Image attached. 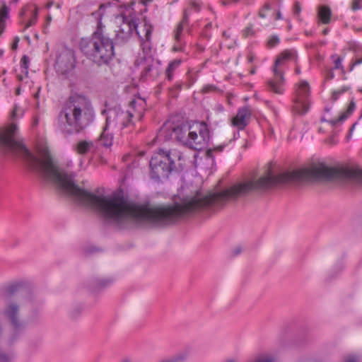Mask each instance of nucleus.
I'll use <instances>...</instances> for the list:
<instances>
[{"label": "nucleus", "mask_w": 362, "mask_h": 362, "mask_svg": "<svg viewBox=\"0 0 362 362\" xmlns=\"http://www.w3.org/2000/svg\"><path fill=\"white\" fill-rule=\"evenodd\" d=\"M345 362H357L354 356L349 357Z\"/></svg>", "instance_id": "nucleus-41"}, {"label": "nucleus", "mask_w": 362, "mask_h": 362, "mask_svg": "<svg viewBox=\"0 0 362 362\" xmlns=\"http://www.w3.org/2000/svg\"><path fill=\"white\" fill-rule=\"evenodd\" d=\"M251 73H252V74H255V70H252V71H251Z\"/></svg>", "instance_id": "nucleus-59"}, {"label": "nucleus", "mask_w": 362, "mask_h": 362, "mask_svg": "<svg viewBox=\"0 0 362 362\" xmlns=\"http://www.w3.org/2000/svg\"><path fill=\"white\" fill-rule=\"evenodd\" d=\"M347 90H348V88H346V87H344L338 90H334L332 93V100L333 101H336L341 94L346 92Z\"/></svg>", "instance_id": "nucleus-28"}, {"label": "nucleus", "mask_w": 362, "mask_h": 362, "mask_svg": "<svg viewBox=\"0 0 362 362\" xmlns=\"http://www.w3.org/2000/svg\"><path fill=\"white\" fill-rule=\"evenodd\" d=\"M17 127L16 124H12L11 127V132L12 134H15Z\"/></svg>", "instance_id": "nucleus-42"}, {"label": "nucleus", "mask_w": 362, "mask_h": 362, "mask_svg": "<svg viewBox=\"0 0 362 362\" xmlns=\"http://www.w3.org/2000/svg\"><path fill=\"white\" fill-rule=\"evenodd\" d=\"M279 42H280V39L277 35H272L268 39L267 47L269 48H272V47L276 46Z\"/></svg>", "instance_id": "nucleus-24"}, {"label": "nucleus", "mask_w": 362, "mask_h": 362, "mask_svg": "<svg viewBox=\"0 0 362 362\" xmlns=\"http://www.w3.org/2000/svg\"><path fill=\"white\" fill-rule=\"evenodd\" d=\"M295 72L296 74H299L300 73V68L298 66H297L295 69Z\"/></svg>", "instance_id": "nucleus-47"}, {"label": "nucleus", "mask_w": 362, "mask_h": 362, "mask_svg": "<svg viewBox=\"0 0 362 362\" xmlns=\"http://www.w3.org/2000/svg\"><path fill=\"white\" fill-rule=\"evenodd\" d=\"M175 50H179V49H178V48H177V47H175Z\"/></svg>", "instance_id": "nucleus-60"}, {"label": "nucleus", "mask_w": 362, "mask_h": 362, "mask_svg": "<svg viewBox=\"0 0 362 362\" xmlns=\"http://www.w3.org/2000/svg\"><path fill=\"white\" fill-rule=\"evenodd\" d=\"M343 268H344V264H343V262H338V263L335 265V267H334V270H337V272H341V271L343 269Z\"/></svg>", "instance_id": "nucleus-37"}, {"label": "nucleus", "mask_w": 362, "mask_h": 362, "mask_svg": "<svg viewBox=\"0 0 362 362\" xmlns=\"http://www.w3.org/2000/svg\"><path fill=\"white\" fill-rule=\"evenodd\" d=\"M325 110L328 112V111H329V108L326 107Z\"/></svg>", "instance_id": "nucleus-55"}, {"label": "nucleus", "mask_w": 362, "mask_h": 362, "mask_svg": "<svg viewBox=\"0 0 362 362\" xmlns=\"http://www.w3.org/2000/svg\"><path fill=\"white\" fill-rule=\"evenodd\" d=\"M119 6V3L117 1L101 4L98 9L91 13V16L97 22V27L95 31L103 32L105 25L102 23V19L105 15L107 10L108 9L110 11H113L114 8H117Z\"/></svg>", "instance_id": "nucleus-12"}, {"label": "nucleus", "mask_w": 362, "mask_h": 362, "mask_svg": "<svg viewBox=\"0 0 362 362\" xmlns=\"http://www.w3.org/2000/svg\"><path fill=\"white\" fill-rule=\"evenodd\" d=\"M342 59L341 57H337V59L334 60V69H343V66L341 65Z\"/></svg>", "instance_id": "nucleus-35"}, {"label": "nucleus", "mask_w": 362, "mask_h": 362, "mask_svg": "<svg viewBox=\"0 0 362 362\" xmlns=\"http://www.w3.org/2000/svg\"><path fill=\"white\" fill-rule=\"evenodd\" d=\"M281 14L280 12H278L276 14V19H281Z\"/></svg>", "instance_id": "nucleus-49"}, {"label": "nucleus", "mask_w": 362, "mask_h": 362, "mask_svg": "<svg viewBox=\"0 0 362 362\" xmlns=\"http://www.w3.org/2000/svg\"><path fill=\"white\" fill-rule=\"evenodd\" d=\"M251 117L250 108L247 106L239 108L235 117L232 119V124L234 127L238 128L239 130L244 129L248 124Z\"/></svg>", "instance_id": "nucleus-15"}, {"label": "nucleus", "mask_w": 362, "mask_h": 362, "mask_svg": "<svg viewBox=\"0 0 362 362\" xmlns=\"http://www.w3.org/2000/svg\"><path fill=\"white\" fill-rule=\"evenodd\" d=\"M114 281L112 277L95 279L92 281L90 290L92 292H98L112 285Z\"/></svg>", "instance_id": "nucleus-16"}, {"label": "nucleus", "mask_w": 362, "mask_h": 362, "mask_svg": "<svg viewBox=\"0 0 362 362\" xmlns=\"http://www.w3.org/2000/svg\"><path fill=\"white\" fill-rule=\"evenodd\" d=\"M358 91L362 93V88L358 89Z\"/></svg>", "instance_id": "nucleus-58"}, {"label": "nucleus", "mask_w": 362, "mask_h": 362, "mask_svg": "<svg viewBox=\"0 0 362 362\" xmlns=\"http://www.w3.org/2000/svg\"><path fill=\"white\" fill-rule=\"evenodd\" d=\"M37 11H33L32 12V17L29 19L28 23L25 24L24 30L27 29L28 28L33 26L35 25L37 22Z\"/></svg>", "instance_id": "nucleus-25"}, {"label": "nucleus", "mask_w": 362, "mask_h": 362, "mask_svg": "<svg viewBox=\"0 0 362 362\" xmlns=\"http://www.w3.org/2000/svg\"><path fill=\"white\" fill-rule=\"evenodd\" d=\"M19 0H13V2L17 3Z\"/></svg>", "instance_id": "nucleus-57"}, {"label": "nucleus", "mask_w": 362, "mask_h": 362, "mask_svg": "<svg viewBox=\"0 0 362 362\" xmlns=\"http://www.w3.org/2000/svg\"><path fill=\"white\" fill-rule=\"evenodd\" d=\"M79 45L87 59L98 66L107 65L115 56L116 45L104 32L94 31L90 37L82 38Z\"/></svg>", "instance_id": "nucleus-5"}, {"label": "nucleus", "mask_w": 362, "mask_h": 362, "mask_svg": "<svg viewBox=\"0 0 362 362\" xmlns=\"http://www.w3.org/2000/svg\"><path fill=\"white\" fill-rule=\"evenodd\" d=\"M18 41H19V39L18 37H16V42L13 45V49L17 48Z\"/></svg>", "instance_id": "nucleus-45"}, {"label": "nucleus", "mask_w": 362, "mask_h": 362, "mask_svg": "<svg viewBox=\"0 0 362 362\" xmlns=\"http://www.w3.org/2000/svg\"><path fill=\"white\" fill-rule=\"evenodd\" d=\"M334 77V74L332 70H329L326 74V79L332 80Z\"/></svg>", "instance_id": "nucleus-38"}, {"label": "nucleus", "mask_w": 362, "mask_h": 362, "mask_svg": "<svg viewBox=\"0 0 362 362\" xmlns=\"http://www.w3.org/2000/svg\"><path fill=\"white\" fill-rule=\"evenodd\" d=\"M38 95H39V93H37L35 95V98H37V97H38Z\"/></svg>", "instance_id": "nucleus-53"}, {"label": "nucleus", "mask_w": 362, "mask_h": 362, "mask_svg": "<svg viewBox=\"0 0 362 362\" xmlns=\"http://www.w3.org/2000/svg\"><path fill=\"white\" fill-rule=\"evenodd\" d=\"M271 9V6L269 3H265V4L262 6V8L259 11V16L262 18H264L267 16L266 12Z\"/></svg>", "instance_id": "nucleus-27"}, {"label": "nucleus", "mask_w": 362, "mask_h": 362, "mask_svg": "<svg viewBox=\"0 0 362 362\" xmlns=\"http://www.w3.org/2000/svg\"><path fill=\"white\" fill-rule=\"evenodd\" d=\"M142 28V33L144 35H141V30H136V35L140 39L141 47L143 50L144 59H150L151 57V34L153 30V26L148 23V22L144 19V25Z\"/></svg>", "instance_id": "nucleus-10"}, {"label": "nucleus", "mask_w": 362, "mask_h": 362, "mask_svg": "<svg viewBox=\"0 0 362 362\" xmlns=\"http://www.w3.org/2000/svg\"><path fill=\"white\" fill-rule=\"evenodd\" d=\"M250 146V144L249 143V141L247 140H245V142L243 144V148H244L245 149H247Z\"/></svg>", "instance_id": "nucleus-43"}, {"label": "nucleus", "mask_w": 362, "mask_h": 362, "mask_svg": "<svg viewBox=\"0 0 362 362\" xmlns=\"http://www.w3.org/2000/svg\"><path fill=\"white\" fill-rule=\"evenodd\" d=\"M9 12L10 8L6 4H4L0 8V35L6 28V21L9 18Z\"/></svg>", "instance_id": "nucleus-20"}, {"label": "nucleus", "mask_w": 362, "mask_h": 362, "mask_svg": "<svg viewBox=\"0 0 362 362\" xmlns=\"http://www.w3.org/2000/svg\"><path fill=\"white\" fill-rule=\"evenodd\" d=\"M361 1H362V0H352V1H351L352 11H356L357 10L362 8Z\"/></svg>", "instance_id": "nucleus-31"}, {"label": "nucleus", "mask_w": 362, "mask_h": 362, "mask_svg": "<svg viewBox=\"0 0 362 362\" xmlns=\"http://www.w3.org/2000/svg\"><path fill=\"white\" fill-rule=\"evenodd\" d=\"M182 83L181 81L176 82L172 87L168 88L169 93L173 98H176L179 92L182 90Z\"/></svg>", "instance_id": "nucleus-23"}, {"label": "nucleus", "mask_w": 362, "mask_h": 362, "mask_svg": "<svg viewBox=\"0 0 362 362\" xmlns=\"http://www.w3.org/2000/svg\"><path fill=\"white\" fill-rule=\"evenodd\" d=\"M148 62L141 71V78L146 80L148 78H156L161 73L160 64L158 61L154 62L153 58L146 59Z\"/></svg>", "instance_id": "nucleus-14"}, {"label": "nucleus", "mask_w": 362, "mask_h": 362, "mask_svg": "<svg viewBox=\"0 0 362 362\" xmlns=\"http://www.w3.org/2000/svg\"><path fill=\"white\" fill-rule=\"evenodd\" d=\"M107 112L105 126L100 137L95 141L82 140L74 145V150L81 154L86 155L88 153H98L100 147L110 148L112 145L113 134L109 132V129H117L122 131L126 128L133 127L132 119L133 114L129 111H123L119 107L105 110Z\"/></svg>", "instance_id": "nucleus-3"}, {"label": "nucleus", "mask_w": 362, "mask_h": 362, "mask_svg": "<svg viewBox=\"0 0 362 362\" xmlns=\"http://www.w3.org/2000/svg\"><path fill=\"white\" fill-rule=\"evenodd\" d=\"M331 10L329 7H320L318 13L320 20L325 24L329 23L331 18Z\"/></svg>", "instance_id": "nucleus-22"}, {"label": "nucleus", "mask_w": 362, "mask_h": 362, "mask_svg": "<svg viewBox=\"0 0 362 362\" xmlns=\"http://www.w3.org/2000/svg\"><path fill=\"white\" fill-rule=\"evenodd\" d=\"M74 55L71 50L62 52L56 60V66L62 74H66L74 69Z\"/></svg>", "instance_id": "nucleus-13"}, {"label": "nucleus", "mask_w": 362, "mask_h": 362, "mask_svg": "<svg viewBox=\"0 0 362 362\" xmlns=\"http://www.w3.org/2000/svg\"><path fill=\"white\" fill-rule=\"evenodd\" d=\"M29 62H30L29 57L26 55H24L21 60V66L22 69V72L28 73Z\"/></svg>", "instance_id": "nucleus-26"}, {"label": "nucleus", "mask_w": 362, "mask_h": 362, "mask_svg": "<svg viewBox=\"0 0 362 362\" xmlns=\"http://www.w3.org/2000/svg\"><path fill=\"white\" fill-rule=\"evenodd\" d=\"M362 118V110H361V115L359 117V119H361Z\"/></svg>", "instance_id": "nucleus-54"}, {"label": "nucleus", "mask_w": 362, "mask_h": 362, "mask_svg": "<svg viewBox=\"0 0 362 362\" xmlns=\"http://www.w3.org/2000/svg\"><path fill=\"white\" fill-rule=\"evenodd\" d=\"M83 310V306L81 305H77L76 308L73 309L71 312V315L73 317H76L78 314L81 313Z\"/></svg>", "instance_id": "nucleus-34"}, {"label": "nucleus", "mask_w": 362, "mask_h": 362, "mask_svg": "<svg viewBox=\"0 0 362 362\" xmlns=\"http://www.w3.org/2000/svg\"><path fill=\"white\" fill-rule=\"evenodd\" d=\"M187 32L189 34H191V28H187Z\"/></svg>", "instance_id": "nucleus-52"}, {"label": "nucleus", "mask_w": 362, "mask_h": 362, "mask_svg": "<svg viewBox=\"0 0 362 362\" xmlns=\"http://www.w3.org/2000/svg\"><path fill=\"white\" fill-rule=\"evenodd\" d=\"M117 23H119L117 30H115V35L112 39L116 46H123L127 44L133 32L139 30L138 29V18L135 13L129 11L128 13L122 12L117 17Z\"/></svg>", "instance_id": "nucleus-6"}, {"label": "nucleus", "mask_w": 362, "mask_h": 362, "mask_svg": "<svg viewBox=\"0 0 362 362\" xmlns=\"http://www.w3.org/2000/svg\"><path fill=\"white\" fill-rule=\"evenodd\" d=\"M356 109V103L352 100L347 108L346 112L342 113L337 119L327 120L325 117H322V122H327L331 124L333 127L337 126L339 123L344 122Z\"/></svg>", "instance_id": "nucleus-17"}, {"label": "nucleus", "mask_w": 362, "mask_h": 362, "mask_svg": "<svg viewBox=\"0 0 362 362\" xmlns=\"http://www.w3.org/2000/svg\"><path fill=\"white\" fill-rule=\"evenodd\" d=\"M310 95V86L306 81H300L293 99V111L298 115H305L309 109L308 97Z\"/></svg>", "instance_id": "nucleus-9"}, {"label": "nucleus", "mask_w": 362, "mask_h": 362, "mask_svg": "<svg viewBox=\"0 0 362 362\" xmlns=\"http://www.w3.org/2000/svg\"><path fill=\"white\" fill-rule=\"evenodd\" d=\"M181 59H174L171 61L165 71V78L168 81H171L174 78V72L180 66L181 64Z\"/></svg>", "instance_id": "nucleus-19"}, {"label": "nucleus", "mask_w": 362, "mask_h": 362, "mask_svg": "<svg viewBox=\"0 0 362 362\" xmlns=\"http://www.w3.org/2000/svg\"><path fill=\"white\" fill-rule=\"evenodd\" d=\"M247 362H276V359L274 356L270 354L262 353L249 358Z\"/></svg>", "instance_id": "nucleus-21"}, {"label": "nucleus", "mask_w": 362, "mask_h": 362, "mask_svg": "<svg viewBox=\"0 0 362 362\" xmlns=\"http://www.w3.org/2000/svg\"><path fill=\"white\" fill-rule=\"evenodd\" d=\"M158 136L165 141H177L192 149L200 151L208 145L210 133L203 122L190 126L183 121L168 120L160 129Z\"/></svg>", "instance_id": "nucleus-2"}, {"label": "nucleus", "mask_w": 362, "mask_h": 362, "mask_svg": "<svg viewBox=\"0 0 362 362\" xmlns=\"http://www.w3.org/2000/svg\"><path fill=\"white\" fill-rule=\"evenodd\" d=\"M23 291L24 284L22 282H14L4 287V294L6 297H11Z\"/></svg>", "instance_id": "nucleus-18"}, {"label": "nucleus", "mask_w": 362, "mask_h": 362, "mask_svg": "<svg viewBox=\"0 0 362 362\" xmlns=\"http://www.w3.org/2000/svg\"><path fill=\"white\" fill-rule=\"evenodd\" d=\"M301 11L300 5L298 2H296L293 6V15L298 17Z\"/></svg>", "instance_id": "nucleus-33"}, {"label": "nucleus", "mask_w": 362, "mask_h": 362, "mask_svg": "<svg viewBox=\"0 0 362 362\" xmlns=\"http://www.w3.org/2000/svg\"><path fill=\"white\" fill-rule=\"evenodd\" d=\"M224 362H236L234 359L228 358Z\"/></svg>", "instance_id": "nucleus-48"}, {"label": "nucleus", "mask_w": 362, "mask_h": 362, "mask_svg": "<svg viewBox=\"0 0 362 362\" xmlns=\"http://www.w3.org/2000/svg\"><path fill=\"white\" fill-rule=\"evenodd\" d=\"M200 9V4L197 1H192L189 6L184 10L182 18L177 25L175 33V40L177 42H180L181 41L184 28L185 26L189 25V16L193 12H199Z\"/></svg>", "instance_id": "nucleus-11"}, {"label": "nucleus", "mask_w": 362, "mask_h": 362, "mask_svg": "<svg viewBox=\"0 0 362 362\" xmlns=\"http://www.w3.org/2000/svg\"><path fill=\"white\" fill-rule=\"evenodd\" d=\"M3 315L10 323L13 332L9 337V344L16 341L25 328L24 322L21 320V305L17 300H8L3 310Z\"/></svg>", "instance_id": "nucleus-8"}, {"label": "nucleus", "mask_w": 362, "mask_h": 362, "mask_svg": "<svg viewBox=\"0 0 362 362\" xmlns=\"http://www.w3.org/2000/svg\"><path fill=\"white\" fill-rule=\"evenodd\" d=\"M297 53L293 49H286L282 52L276 58L273 66L274 78L267 81L268 88L273 92L282 94L284 84V64L287 60L296 59Z\"/></svg>", "instance_id": "nucleus-7"}, {"label": "nucleus", "mask_w": 362, "mask_h": 362, "mask_svg": "<svg viewBox=\"0 0 362 362\" xmlns=\"http://www.w3.org/2000/svg\"><path fill=\"white\" fill-rule=\"evenodd\" d=\"M90 101L84 95H71L58 116V128L65 135L79 133L94 119Z\"/></svg>", "instance_id": "nucleus-1"}, {"label": "nucleus", "mask_w": 362, "mask_h": 362, "mask_svg": "<svg viewBox=\"0 0 362 362\" xmlns=\"http://www.w3.org/2000/svg\"><path fill=\"white\" fill-rule=\"evenodd\" d=\"M121 362H132V361L128 358H125V359L122 360Z\"/></svg>", "instance_id": "nucleus-50"}, {"label": "nucleus", "mask_w": 362, "mask_h": 362, "mask_svg": "<svg viewBox=\"0 0 362 362\" xmlns=\"http://www.w3.org/2000/svg\"><path fill=\"white\" fill-rule=\"evenodd\" d=\"M225 147L224 145L218 146L213 148H209L206 151V156L210 158H213V153L214 151H218L221 152L223 151V148Z\"/></svg>", "instance_id": "nucleus-29"}, {"label": "nucleus", "mask_w": 362, "mask_h": 362, "mask_svg": "<svg viewBox=\"0 0 362 362\" xmlns=\"http://www.w3.org/2000/svg\"><path fill=\"white\" fill-rule=\"evenodd\" d=\"M218 90V88L214 85H206L202 88V92L204 93H208L211 92H215Z\"/></svg>", "instance_id": "nucleus-32"}, {"label": "nucleus", "mask_w": 362, "mask_h": 362, "mask_svg": "<svg viewBox=\"0 0 362 362\" xmlns=\"http://www.w3.org/2000/svg\"><path fill=\"white\" fill-rule=\"evenodd\" d=\"M151 180L158 182H163L168 179L173 172L183 170L185 159L182 152L176 149H160L155 153L149 163Z\"/></svg>", "instance_id": "nucleus-4"}, {"label": "nucleus", "mask_w": 362, "mask_h": 362, "mask_svg": "<svg viewBox=\"0 0 362 362\" xmlns=\"http://www.w3.org/2000/svg\"><path fill=\"white\" fill-rule=\"evenodd\" d=\"M305 34H306L307 35H310L312 33H311V32L305 31Z\"/></svg>", "instance_id": "nucleus-51"}, {"label": "nucleus", "mask_w": 362, "mask_h": 362, "mask_svg": "<svg viewBox=\"0 0 362 362\" xmlns=\"http://www.w3.org/2000/svg\"><path fill=\"white\" fill-rule=\"evenodd\" d=\"M362 64V57L361 58H358V59H356V61L352 63L351 64V66H350V71H352L354 67L356 66V65H358V64Z\"/></svg>", "instance_id": "nucleus-36"}, {"label": "nucleus", "mask_w": 362, "mask_h": 362, "mask_svg": "<svg viewBox=\"0 0 362 362\" xmlns=\"http://www.w3.org/2000/svg\"><path fill=\"white\" fill-rule=\"evenodd\" d=\"M357 124V122H355L354 124H352V126L351 127L350 129H349V135L348 136V139L351 137V134L353 133L354 129H355V127L356 126Z\"/></svg>", "instance_id": "nucleus-39"}, {"label": "nucleus", "mask_w": 362, "mask_h": 362, "mask_svg": "<svg viewBox=\"0 0 362 362\" xmlns=\"http://www.w3.org/2000/svg\"><path fill=\"white\" fill-rule=\"evenodd\" d=\"M243 34L245 37L254 35L255 34V31L253 29L252 25L247 26L243 30Z\"/></svg>", "instance_id": "nucleus-30"}, {"label": "nucleus", "mask_w": 362, "mask_h": 362, "mask_svg": "<svg viewBox=\"0 0 362 362\" xmlns=\"http://www.w3.org/2000/svg\"><path fill=\"white\" fill-rule=\"evenodd\" d=\"M238 138H240V132H239V130L236 132L234 133V135H233V139H238Z\"/></svg>", "instance_id": "nucleus-44"}, {"label": "nucleus", "mask_w": 362, "mask_h": 362, "mask_svg": "<svg viewBox=\"0 0 362 362\" xmlns=\"http://www.w3.org/2000/svg\"><path fill=\"white\" fill-rule=\"evenodd\" d=\"M328 33H329V30H328V28H325V29L322 31V34H323L324 35H326Z\"/></svg>", "instance_id": "nucleus-46"}, {"label": "nucleus", "mask_w": 362, "mask_h": 362, "mask_svg": "<svg viewBox=\"0 0 362 362\" xmlns=\"http://www.w3.org/2000/svg\"><path fill=\"white\" fill-rule=\"evenodd\" d=\"M19 92H20V90L18 89V90H17L16 93L19 94Z\"/></svg>", "instance_id": "nucleus-56"}, {"label": "nucleus", "mask_w": 362, "mask_h": 362, "mask_svg": "<svg viewBox=\"0 0 362 362\" xmlns=\"http://www.w3.org/2000/svg\"><path fill=\"white\" fill-rule=\"evenodd\" d=\"M240 252H241V247H236V248L234 250V254H235V255H239Z\"/></svg>", "instance_id": "nucleus-40"}]
</instances>
